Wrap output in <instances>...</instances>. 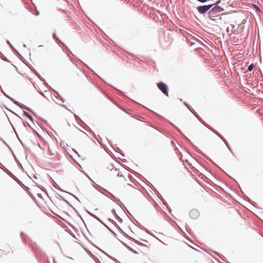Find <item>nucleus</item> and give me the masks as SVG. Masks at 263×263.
<instances>
[{
	"mask_svg": "<svg viewBox=\"0 0 263 263\" xmlns=\"http://www.w3.org/2000/svg\"><path fill=\"white\" fill-rule=\"evenodd\" d=\"M224 10L223 8H221L219 6L215 5L214 7L213 6L210 9V11H208L209 16H213L214 15L216 14L217 13L222 12Z\"/></svg>",
	"mask_w": 263,
	"mask_h": 263,
	"instance_id": "7ed1b4c3",
	"label": "nucleus"
},
{
	"mask_svg": "<svg viewBox=\"0 0 263 263\" xmlns=\"http://www.w3.org/2000/svg\"><path fill=\"white\" fill-rule=\"evenodd\" d=\"M253 7L255 8V11L257 13H259L261 12V10L258 6L255 4H253Z\"/></svg>",
	"mask_w": 263,
	"mask_h": 263,
	"instance_id": "1a4fd4ad",
	"label": "nucleus"
},
{
	"mask_svg": "<svg viewBox=\"0 0 263 263\" xmlns=\"http://www.w3.org/2000/svg\"><path fill=\"white\" fill-rule=\"evenodd\" d=\"M227 31L228 32L229 31V28H227Z\"/></svg>",
	"mask_w": 263,
	"mask_h": 263,
	"instance_id": "7c9ffc66",
	"label": "nucleus"
},
{
	"mask_svg": "<svg viewBox=\"0 0 263 263\" xmlns=\"http://www.w3.org/2000/svg\"><path fill=\"white\" fill-rule=\"evenodd\" d=\"M107 256L110 257L111 259H112L116 263H121L118 260H117V259H116L115 258H113L111 256H110L109 255H107Z\"/></svg>",
	"mask_w": 263,
	"mask_h": 263,
	"instance_id": "4468645a",
	"label": "nucleus"
},
{
	"mask_svg": "<svg viewBox=\"0 0 263 263\" xmlns=\"http://www.w3.org/2000/svg\"><path fill=\"white\" fill-rule=\"evenodd\" d=\"M7 174L10 176L12 179H13L14 180H15L17 182H18L19 181V180L12 174L11 173L10 171H8L7 172Z\"/></svg>",
	"mask_w": 263,
	"mask_h": 263,
	"instance_id": "0eeeda50",
	"label": "nucleus"
},
{
	"mask_svg": "<svg viewBox=\"0 0 263 263\" xmlns=\"http://www.w3.org/2000/svg\"><path fill=\"white\" fill-rule=\"evenodd\" d=\"M23 115L24 116L28 118L32 123H33V119L32 117L25 111H23Z\"/></svg>",
	"mask_w": 263,
	"mask_h": 263,
	"instance_id": "39448f33",
	"label": "nucleus"
},
{
	"mask_svg": "<svg viewBox=\"0 0 263 263\" xmlns=\"http://www.w3.org/2000/svg\"><path fill=\"white\" fill-rule=\"evenodd\" d=\"M183 103L187 107V108L195 116V117L198 119V120L201 123H202L204 126H205L209 129H210L211 131H212L213 133L216 134L219 137H220L227 145L229 150H230V148L228 145V142L226 141V140L224 139L223 138V137L220 134H219L216 130H215L209 125L204 122V121L201 119V118L199 116V115L196 113V112L191 107V106L189 104H187L186 102H184Z\"/></svg>",
	"mask_w": 263,
	"mask_h": 263,
	"instance_id": "f257e3e1",
	"label": "nucleus"
},
{
	"mask_svg": "<svg viewBox=\"0 0 263 263\" xmlns=\"http://www.w3.org/2000/svg\"><path fill=\"white\" fill-rule=\"evenodd\" d=\"M9 99L12 101L15 104H16V105L17 106H21V103H20L18 101H16L15 100H14V99L12 98H9Z\"/></svg>",
	"mask_w": 263,
	"mask_h": 263,
	"instance_id": "9d476101",
	"label": "nucleus"
},
{
	"mask_svg": "<svg viewBox=\"0 0 263 263\" xmlns=\"http://www.w3.org/2000/svg\"><path fill=\"white\" fill-rule=\"evenodd\" d=\"M108 220H109V221H112V220H111V219H109V218L108 219Z\"/></svg>",
	"mask_w": 263,
	"mask_h": 263,
	"instance_id": "f704fd0d",
	"label": "nucleus"
},
{
	"mask_svg": "<svg viewBox=\"0 0 263 263\" xmlns=\"http://www.w3.org/2000/svg\"><path fill=\"white\" fill-rule=\"evenodd\" d=\"M6 145H7L8 146H9L8 145V144L6 143V142L3 139V140H2Z\"/></svg>",
	"mask_w": 263,
	"mask_h": 263,
	"instance_id": "bb28decb",
	"label": "nucleus"
},
{
	"mask_svg": "<svg viewBox=\"0 0 263 263\" xmlns=\"http://www.w3.org/2000/svg\"><path fill=\"white\" fill-rule=\"evenodd\" d=\"M254 68V64L252 63L248 67V70L249 71H251Z\"/></svg>",
	"mask_w": 263,
	"mask_h": 263,
	"instance_id": "9b49d317",
	"label": "nucleus"
},
{
	"mask_svg": "<svg viewBox=\"0 0 263 263\" xmlns=\"http://www.w3.org/2000/svg\"><path fill=\"white\" fill-rule=\"evenodd\" d=\"M53 39H54L56 42H58V41L60 42V40H59V38L57 36L55 33H53Z\"/></svg>",
	"mask_w": 263,
	"mask_h": 263,
	"instance_id": "ddd939ff",
	"label": "nucleus"
},
{
	"mask_svg": "<svg viewBox=\"0 0 263 263\" xmlns=\"http://www.w3.org/2000/svg\"><path fill=\"white\" fill-rule=\"evenodd\" d=\"M220 3V1H218V2H217V4H219V3Z\"/></svg>",
	"mask_w": 263,
	"mask_h": 263,
	"instance_id": "2f4dec72",
	"label": "nucleus"
},
{
	"mask_svg": "<svg viewBox=\"0 0 263 263\" xmlns=\"http://www.w3.org/2000/svg\"><path fill=\"white\" fill-rule=\"evenodd\" d=\"M107 193L109 194V195L111 196V198L110 199L114 201L116 200V197L110 193H109L108 191L105 190Z\"/></svg>",
	"mask_w": 263,
	"mask_h": 263,
	"instance_id": "2eb2a0df",
	"label": "nucleus"
},
{
	"mask_svg": "<svg viewBox=\"0 0 263 263\" xmlns=\"http://www.w3.org/2000/svg\"><path fill=\"white\" fill-rule=\"evenodd\" d=\"M134 242H135L136 243H137V244H140V242H138L137 240H135V239H134Z\"/></svg>",
	"mask_w": 263,
	"mask_h": 263,
	"instance_id": "393cba45",
	"label": "nucleus"
},
{
	"mask_svg": "<svg viewBox=\"0 0 263 263\" xmlns=\"http://www.w3.org/2000/svg\"><path fill=\"white\" fill-rule=\"evenodd\" d=\"M157 85L159 90L164 95H166V96H168V87L165 83L162 82H160L159 83H158Z\"/></svg>",
	"mask_w": 263,
	"mask_h": 263,
	"instance_id": "20e7f679",
	"label": "nucleus"
},
{
	"mask_svg": "<svg viewBox=\"0 0 263 263\" xmlns=\"http://www.w3.org/2000/svg\"><path fill=\"white\" fill-rule=\"evenodd\" d=\"M0 140H3V139L1 137H0Z\"/></svg>",
	"mask_w": 263,
	"mask_h": 263,
	"instance_id": "72a5a7b5",
	"label": "nucleus"
},
{
	"mask_svg": "<svg viewBox=\"0 0 263 263\" xmlns=\"http://www.w3.org/2000/svg\"><path fill=\"white\" fill-rule=\"evenodd\" d=\"M21 236L22 238V239L24 240V241H26V238H25V234L23 232L21 233Z\"/></svg>",
	"mask_w": 263,
	"mask_h": 263,
	"instance_id": "dca6fc26",
	"label": "nucleus"
},
{
	"mask_svg": "<svg viewBox=\"0 0 263 263\" xmlns=\"http://www.w3.org/2000/svg\"><path fill=\"white\" fill-rule=\"evenodd\" d=\"M23 47H24V48H26V45L25 44H24V45H23Z\"/></svg>",
	"mask_w": 263,
	"mask_h": 263,
	"instance_id": "c756f323",
	"label": "nucleus"
},
{
	"mask_svg": "<svg viewBox=\"0 0 263 263\" xmlns=\"http://www.w3.org/2000/svg\"><path fill=\"white\" fill-rule=\"evenodd\" d=\"M10 47L12 48V50L16 51V50L15 49V48L12 46V45L11 44V45H9Z\"/></svg>",
	"mask_w": 263,
	"mask_h": 263,
	"instance_id": "6ab92c4d",
	"label": "nucleus"
},
{
	"mask_svg": "<svg viewBox=\"0 0 263 263\" xmlns=\"http://www.w3.org/2000/svg\"><path fill=\"white\" fill-rule=\"evenodd\" d=\"M6 42L9 45H11V44L8 40H7Z\"/></svg>",
	"mask_w": 263,
	"mask_h": 263,
	"instance_id": "b1692460",
	"label": "nucleus"
},
{
	"mask_svg": "<svg viewBox=\"0 0 263 263\" xmlns=\"http://www.w3.org/2000/svg\"><path fill=\"white\" fill-rule=\"evenodd\" d=\"M198 2L201 3H205L208 2V0H197Z\"/></svg>",
	"mask_w": 263,
	"mask_h": 263,
	"instance_id": "f3484780",
	"label": "nucleus"
},
{
	"mask_svg": "<svg viewBox=\"0 0 263 263\" xmlns=\"http://www.w3.org/2000/svg\"><path fill=\"white\" fill-rule=\"evenodd\" d=\"M39 14V12L37 11L36 14H35L36 15H38Z\"/></svg>",
	"mask_w": 263,
	"mask_h": 263,
	"instance_id": "c85d7f7f",
	"label": "nucleus"
},
{
	"mask_svg": "<svg viewBox=\"0 0 263 263\" xmlns=\"http://www.w3.org/2000/svg\"><path fill=\"white\" fill-rule=\"evenodd\" d=\"M64 201L66 202L68 204L70 205V203L66 199H63Z\"/></svg>",
	"mask_w": 263,
	"mask_h": 263,
	"instance_id": "aec40b11",
	"label": "nucleus"
},
{
	"mask_svg": "<svg viewBox=\"0 0 263 263\" xmlns=\"http://www.w3.org/2000/svg\"><path fill=\"white\" fill-rule=\"evenodd\" d=\"M215 5L214 4L206 5H201L197 7V10L199 13L200 14H204L206 12L210 11V9Z\"/></svg>",
	"mask_w": 263,
	"mask_h": 263,
	"instance_id": "f03ea898",
	"label": "nucleus"
},
{
	"mask_svg": "<svg viewBox=\"0 0 263 263\" xmlns=\"http://www.w3.org/2000/svg\"><path fill=\"white\" fill-rule=\"evenodd\" d=\"M40 47H42V45H40L39 46Z\"/></svg>",
	"mask_w": 263,
	"mask_h": 263,
	"instance_id": "c9c22d12",
	"label": "nucleus"
},
{
	"mask_svg": "<svg viewBox=\"0 0 263 263\" xmlns=\"http://www.w3.org/2000/svg\"><path fill=\"white\" fill-rule=\"evenodd\" d=\"M88 213L92 217H93V218H95V219H96L97 220H98L99 221H100L101 223H102L104 226H105L106 227H107L106 226V225L105 224H104L97 216H96L95 215L93 214L92 213H90L89 212H88Z\"/></svg>",
	"mask_w": 263,
	"mask_h": 263,
	"instance_id": "423d86ee",
	"label": "nucleus"
},
{
	"mask_svg": "<svg viewBox=\"0 0 263 263\" xmlns=\"http://www.w3.org/2000/svg\"><path fill=\"white\" fill-rule=\"evenodd\" d=\"M74 117L76 118V119L77 120L78 119H80L76 115H74Z\"/></svg>",
	"mask_w": 263,
	"mask_h": 263,
	"instance_id": "5701e85b",
	"label": "nucleus"
},
{
	"mask_svg": "<svg viewBox=\"0 0 263 263\" xmlns=\"http://www.w3.org/2000/svg\"><path fill=\"white\" fill-rule=\"evenodd\" d=\"M170 124L172 126V127H173L174 128H175V129H176L181 135H182L186 139L187 141H190L182 133V132H181V130L177 127H176L174 124H173L172 123L170 122Z\"/></svg>",
	"mask_w": 263,
	"mask_h": 263,
	"instance_id": "6e6552de",
	"label": "nucleus"
},
{
	"mask_svg": "<svg viewBox=\"0 0 263 263\" xmlns=\"http://www.w3.org/2000/svg\"><path fill=\"white\" fill-rule=\"evenodd\" d=\"M117 176L118 177H121L122 176V174H121L120 172H119L117 174Z\"/></svg>",
	"mask_w": 263,
	"mask_h": 263,
	"instance_id": "4be33fe9",
	"label": "nucleus"
},
{
	"mask_svg": "<svg viewBox=\"0 0 263 263\" xmlns=\"http://www.w3.org/2000/svg\"><path fill=\"white\" fill-rule=\"evenodd\" d=\"M62 101L64 102V100L63 99V98H61Z\"/></svg>",
	"mask_w": 263,
	"mask_h": 263,
	"instance_id": "473e14b6",
	"label": "nucleus"
},
{
	"mask_svg": "<svg viewBox=\"0 0 263 263\" xmlns=\"http://www.w3.org/2000/svg\"><path fill=\"white\" fill-rule=\"evenodd\" d=\"M112 213L114 214L115 215H117V214L116 213V211L115 209L112 210Z\"/></svg>",
	"mask_w": 263,
	"mask_h": 263,
	"instance_id": "412c9836",
	"label": "nucleus"
},
{
	"mask_svg": "<svg viewBox=\"0 0 263 263\" xmlns=\"http://www.w3.org/2000/svg\"><path fill=\"white\" fill-rule=\"evenodd\" d=\"M19 106L21 108H24V109H26V110H27L28 111H31L29 107H28L27 106H25L24 105H23V104H21V106Z\"/></svg>",
	"mask_w": 263,
	"mask_h": 263,
	"instance_id": "f8f14e48",
	"label": "nucleus"
},
{
	"mask_svg": "<svg viewBox=\"0 0 263 263\" xmlns=\"http://www.w3.org/2000/svg\"><path fill=\"white\" fill-rule=\"evenodd\" d=\"M2 92H3V93L4 95L5 96H6L7 98H10V97H9V96H8L7 95V93H6L3 90H2Z\"/></svg>",
	"mask_w": 263,
	"mask_h": 263,
	"instance_id": "a211bd4d",
	"label": "nucleus"
},
{
	"mask_svg": "<svg viewBox=\"0 0 263 263\" xmlns=\"http://www.w3.org/2000/svg\"><path fill=\"white\" fill-rule=\"evenodd\" d=\"M6 145H7L8 146H9L8 145V144L6 143V142L3 139V140H2Z\"/></svg>",
	"mask_w": 263,
	"mask_h": 263,
	"instance_id": "a878e982",
	"label": "nucleus"
},
{
	"mask_svg": "<svg viewBox=\"0 0 263 263\" xmlns=\"http://www.w3.org/2000/svg\"><path fill=\"white\" fill-rule=\"evenodd\" d=\"M6 145H7L8 146H9L8 145V144L6 143V142L3 139V140H2Z\"/></svg>",
	"mask_w": 263,
	"mask_h": 263,
	"instance_id": "cd10ccee",
	"label": "nucleus"
}]
</instances>
